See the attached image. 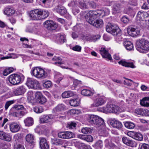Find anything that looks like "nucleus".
<instances>
[{
	"label": "nucleus",
	"instance_id": "obj_1",
	"mask_svg": "<svg viewBox=\"0 0 149 149\" xmlns=\"http://www.w3.org/2000/svg\"><path fill=\"white\" fill-rule=\"evenodd\" d=\"M110 11L108 8L97 11H90L86 13L85 15L86 21L90 24L98 27L102 26L103 21L101 19H96L99 17H103L109 14Z\"/></svg>",
	"mask_w": 149,
	"mask_h": 149
},
{
	"label": "nucleus",
	"instance_id": "obj_2",
	"mask_svg": "<svg viewBox=\"0 0 149 149\" xmlns=\"http://www.w3.org/2000/svg\"><path fill=\"white\" fill-rule=\"evenodd\" d=\"M136 49L140 52L143 53L149 51V41L144 39H141L137 41Z\"/></svg>",
	"mask_w": 149,
	"mask_h": 149
},
{
	"label": "nucleus",
	"instance_id": "obj_3",
	"mask_svg": "<svg viewBox=\"0 0 149 149\" xmlns=\"http://www.w3.org/2000/svg\"><path fill=\"white\" fill-rule=\"evenodd\" d=\"M101 111L107 113H117L124 111L120 107L113 104H108L106 107L100 108Z\"/></svg>",
	"mask_w": 149,
	"mask_h": 149
},
{
	"label": "nucleus",
	"instance_id": "obj_4",
	"mask_svg": "<svg viewBox=\"0 0 149 149\" xmlns=\"http://www.w3.org/2000/svg\"><path fill=\"white\" fill-rule=\"evenodd\" d=\"M88 121L91 124L97 127L104 126V120L101 118L95 115H89L87 119Z\"/></svg>",
	"mask_w": 149,
	"mask_h": 149
},
{
	"label": "nucleus",
	"instance_id": "obj_5",
	"mask_svg": "<svg viewBox=\"0 0 149 149\" xmlns=\"http://www.w3.org/2000/svg\"><path fill=\"white\" fill-rule=\"evenodd\" d=\"M24 78V77L21 74H13L8 77L10 82L13 85H17L22 82Z\"/></svg>",
	"mask_w": 149,
	"mask_h": 149
},
{
	"label": "nucleus",
	"instance_id": "obj_6",
	"mask_svg": "<svg viewBox=\"0 0 149 149\" xmlns=\"http://www.w3.org/2000/svg\"><path fill=\"white\" fill-rule=\"evenodd\" d=\"M31 73L32 75L38 78H45L47 75V72L40 67L32 68Z\"/></svg>",
	"mask_w": 149,
	"mask_h": 149
},
{
	"label": "nucleus",
	"instance_id": "obj_7",
	"mask_svg": "<svg viewBox=\"0 0 149 149\" xmlns=\"http://www.w3.org/2000/svg\"><path fill=\"white\" fill-rule=\"evenodd\" d=\"M106 102V99L103 95L97 94L95 96V98L93 100V103L91 105V108L98 107L104 105Z\"/></svg>",
	"mask_w": 149,
	"mask_h": 149
},
{
	"label": "nucleus",
	"instance_id": "obj_8",
	"mask_svg": "<svg viewBox=\"0 0 149 149\" xmlns=\"http://www.w3.org/2000/svg\"><path fill=\"white\" fill-rule=\"evenodd\" d=\"M107 31L113 36L116 35L120 31L119 27L116 24L108 23L106 26Z\"/></svg>",
	"mask_w": 149,
	"mask_h": 149
},
{
	"label": "nucleus",
	"instance_id": "obj_9",
	"mask_svg": "<svg viewBox=\"0 0 149 149\" xmlns=\"http://www.w3.org/2000/svg\"><path fill=\"white\" fill-rule=\"evenodd\" d=\"M26 84L29 87L34 89H38L40 88V84L38 81L33 79H28Z\"/></svg>",
	"mask_w": 149,
	"mask_h": 149
},
{
	"label": "nucleus",
	"instance_id": "obj_10",
	"mask_svg": "<svg viewBox=\"0 0 149 149\" xmlns=\"http://www.w3.org/2000/svg\"><path fill=\"white\" fill-rule=\"evenodd\" d=\"M43 24L44 27L49 30H54L57 27L56 24L52 20H47Z\"/></svg>",
	"mask_w": 149,
	"mask_h": 149
},
{
	"label": "nucleus",
	"instance_id": "obj_11",
	"mask_svg": "<svg viewBox=\"0 0 149 149\" xmlns=\"http://www.w3.org/2000/svg\"><path fill=\"white\" fill-rule=\"evenodd\" d=\"M58 137L63 139H69L73 137L74 134L70 132H60L58 133Z\"/></svg>",
	"mask_w": 149,
	"mask_h": 149
},
{
	"label": "nucleus",
	"instance_id": "obj_12",
	"mask_svg": "<svg viewBox=\"0 0 149 149\" xmlns=\"http://www.w3.org/2000/svg\"><path fill=\"white\" fill-rule=\"evenodd\" d=\"M54 118V116L51 114L42 115L40 117V122L41 123H47L51 121Z\"/></svg>",
	"mask_w": 149,
	"mask_h": 149
},
{
	"label": "nucleus",
	"instance_id": "obj_13",
	"mask_svg": "<svg viewBox=\"0 0 149 149\" xmlns=\"http://www.w3.org/2000/svg\"><path fill=\"white\" fill-rule=\"evenodd\" d=\"M127 30L128 34L132 37L137 36L140 34L139 30L131 26L128 27Z\"/></svg>",
	"mask_w": 149,
	"mask_h": 149
},
{
	"label": "nucleus",
	"instance_id": "obj_14",
	"mask_svg": "<svg viewBox=\"0 0 149 149\" xmlns=\"http://www.w3.org/2000/svg\"><path fill=\"white\" fill-rule=\"evenodd\" d=\"M38 9L31 11L29 13V16L32 20H40Z\"/></svg>",
	"mask_w": 149,
	"mask_h": 149
},
{
	"label": "nucleus",
	"instance_id": "obj_15",
	"mask_svg": "<svg viewBox=\"0 0 149 149\" xmlns=\"http://www.w3.org/2000/svg\"><path fill=\"white\" fill-rule=\"evenodd\" d=\"M10 112L12 116L19 118H22L27 113L26 110L21 111H13L12 112L10 111Z\"/></svg>",
	"mask_w": 149,
	"mask_h": 149
},
{
	"label": "nucleus",
	"instance_id": "obj_16",
	"mask_svg": "<svg viewBox=\"0 0 149 149\" xmlns=\"http://www.w3.org/2000/svg\"><path fill=\"white\" fill-rule=\"evenodd\" d=\"M100 52L103 58H107L109 60L112 59L111 55L105 47H102L100 50Z\"/></svg>",
	"mask_w": 149,
	"mask_h": 149
},
{
	"label": "nucleus",
	"instance_id": "obj_17",
	"mask_svg": "<svg viewBox=\"0 0 149 149\" xmlns=\"http://www.w3.org/2000/svg\"><path fill=\"white\" fill-rule=\"evenodd\" d=\"M118 63L119 64L125 67L131 68H136V66L133 62H128L125 60H121L118 62Z\"/></svg>",
	"mask_w": 149,
	"mask_h": 149
},
{
	"label": "nucleus",
	"instance_id": "obj_18",
	"mask_svg": "<svg viewBox=\"0 0 149 149\" xmlns=\"http://www.w3.org/2000/svg\"><path fill=\"white\" fill-rule=\"evenodd\" d=\"M135 113L138 115L145 116H149V111L148 109H145L141 108L136 109L134 111Z\"/></svg>",
	"mask_w": 149,
	"mask_h": 149
},
{
	"label": "nucleus",
	"instance_id": "obj_19",
	"mask_svg": "<svg viewBox=\"0 0 149 149\" xmlns=\"http://www.w3.org/2000/svg\"><path fill=\"white\" fill-rule=\"evenodd\" d=\"M77 136L78 138L89 142H91L93 140V137L91 135L80 134L78 135Z\"/></svg>",
	"mask_w": 149,
	"mask_h": 149
},
{
	"label": "nucleus",
	"instance_id": "obj_20",
	"mask_svg": "<svg viewBox=\"0 0 149 149\" xmlns=\"http://www.w3.org/2000/svg\"><path fill=\"white\" fill-rule=\"evenodd\" d=\"M38 10L40 19H45L49 16V13L47 10L41 9Z\"/></svg>",
	"mask_w": 149,
	"mask_h": 149
},
{
	"label": "nucleus",
	"instance_id": "obj_21",
	"mask_svg": "<svg viewBox=\"0 0 149 149\" xmlns=\"http://www.w3.org/2000/svg\"><path fill=\"white\" fill-rule=\"evenodd\" d=\"M26 90L24 86H19L13 91V93L15 95H22L25 93Z\"/></svg>",
	"mask_w": 149,
	"mask_h": 149
},
{
	"label": "nucleus",
	"instance_id": "obj_22",
	"mask_svg": "<svg viewBox=\"0 0 149 149\" xmlns=\"http://www.w3.org/2000/svg\"><path fill=\"white\" fill-rule=\"evenodd\" d=\"M10 131L12 132L15 133L18 132L20 129L19 125L15 123H11L10 126Z\"/></svg>",
	"mask_w": 149,
	"mask_h": 149
},
{
	"label": "nucleus",
	"instance_id": "obj_23",
	"mask_svg": "<svg viewBox=\"0 0 149 149\" xmlns=\"http://www.w3.org/2000/svg\"><path fill=\"white\" fill-rule=\"evenodd\" d=\"M38 27L36 24H31L29 25L26 30V32H33L37 31Z\"/></svg>",
	"mask_w": 149,
	"mask_h": 149
},
{
	"label": "nucleus",
	"instance_id": "obj_24",
	"mask_svg": "<svg viewBox=\"0 0 149 149\" xmlns=\"http://www.w3.org/2000/svg\"><path fill=\"white\" fill-rule=\"evenodd\" d=\"M15 11L13 8L10 6L5 8L4 9V14L8 16H11L15 13Z\"/></svg>",
	"mask_w": 149,
	"mask_h": 149
},
{
	"label": "nucleus",
	"instance_id": "obj_25",
	"mask_svg": "<svg viewBox=\"0 0 149 149\" xmlns=\"http://www.w3.org/2000/svg\"><path fill=\"white\" fill-rule=\"evenodd\" d=\"M110 123L113 127L118 129L121 128L123 126L120 122L115 119L111 120Z\"/></svg>",
	"mask_w": 149,
	"mask_h": 149
},
{
	"label": "nucleus",
	"instance_id": "obj_26",
	"mask_svg": "<svg viewBox=\"0 0 149 149\" xmlns=\"http://www.w3.org/2000/svg\"><path fill=\"white\" fill-rule=\"evenodd\" d=\"M147 22H149V15L147 12H143V17L141 20V26H145Z\"/></svg>",
	"mask_w": 149,
	"mask_h": 149
},
{
	"label": "nucleus",
	"instance_id": "obj_27",
	"mask_svg": "<svg viewBox=\"0 0 149 149\" xmlns=\"http://www.w3.org/2000/svg\"><path fill=\"white\" fill-rule=\"evenodd\" d=\"M55 10L61 15H64L67 12L66 9L63 6H58L56 7Z\"/></svg>",
	"mask_w": 149,
	"mask_h": 149
},
{
	"label": "nucleus",
	"instance_id": "obj_28",
	"mask_svg": "<svg viewBox=\"0 0 149 149\" xmlns=\"http://www.w3.org/2000/svg\"><path fill=\"white\" fill-rule=\"evenodd\" d=\"M0 139L9 141L11 140V136L3 131H0Z\"/></svg>",
	"mask_w": 149,
	"mask_h": 149
},
{
	"label": "nucleus",
	"instance_id": "obj_29",
	"mask_svg": "<svg viewBox=\"0 0 149 149\" xmlns=\"http://www.w3.org/2000/svg\"><path fill=\"white\" fill-rule=\"evenodd\" d=\"M123 45L127 50L130 51L133 49V44L130 41H126L123 43Z\"/></svg>",
	"mask_w": 149,
	"mask_h": 149
},
{
	"label": "nucleus",
	"instance_id": "obj_30",
	"mask_svg": "<svg viewBox=\"0 0 149 149\" xmlns=\"http://www.w3.org/2000/svg\"><path fill=\"white\" fill-rule=\"evenodd\" d=\"M121 8V6L120 4L116 3L114 4L112 6V10L113 13H116L119 12Z\"/></svg>",
	"mask_w": 149,
	"mask_h": 149
},
{
	"label": "nucleus",
	"instance_id": "obj_31",
	"mask_svg": "<svg viewBox=\"0 0 149 149\" xmlns=\"http://www.w3.org/2000/svg\"><path fill=\"white\" fill-rule=\"evenodd\" d=\"M26 141L28 143H32L34 142L35 137L32 134H29L26 136Z\"/></svg>",
	"mask_w": 149,
	"mask_h": 149
},
{
	"label": "nucleus",
	"instance_id": "obj_32",
	"mask_svg": "<svg viewBox=\"0 0 149 149\" xmlns=\"http://www.w3.org/2000/svg\"><path fill=\"white\" fill-rule=\"evenodd\" d=\"M140 104L142 106L149 107V97H146L141 100Z\"/></svg>",
	"mask_w": 149,
	"mask_h": 149
},
{
	"label": "nucleus",
	"instance_id": "obj_33",
	"mask_svg": "<svg viewBox=\"0 0 149 149\" xmlns=\"http://www.w3.org/2000/svg\"><path fill=\"white\" fill-rule=\"evenodd\" d=\"M57 40L58 43L62 44L63 43L65 40V37L64 35L59 34L57 36Z\"/></svg>",
	"mask_w": 149,
	"mask_h": 149
},
{
	"label": "nucleus",
	"instance_id": "obj_34",
	"mask_svg": "<svg viewBox=\"0 0 149 149\" xmlns=\"http://www.w3.org/2000/svg\"><path fill=\"white\" fill-rule=\"evenodd\" d=\"M24 122L26 126H30L33 124V121L31 117H28L24 120Z\"/></svg>",
	"mask_w": 149,
	"mask_h": 149
},
{
	"label": "nucleus",
	"instance_id": "obj_35",
	"mask_svg": "<svg viewBox=\"0 0 149 149\" xmlns=\"http://www.w3.org/2000/svg\"><path fill=\"white\" fill-rule=\"evenodd\" d=\"M143 12L139 11L136 15L137 22L141 26V20L143 19Z\"/></svg>",
	"mask_w": 149,
	"mask_h": 149
},
{
	"label": "nucleus",
	"instance_id": "obj_36",
	"mask_svg": "<svg viewBox=\"0 0 149 149\" xmlns=\"http://www.w3.org/2000/svg\"><path fill=\"white\" fill-rule=\"evenodd\" d=\"M81 94L83 95L87 96H91L93 95V93L90 90L85 89L81 91Z\"/></svg>",
	"mask_w": 149,
	"mask_h": 149
},
{
	"label": "nucleus",
	"instance_id": "obj_37",
	"mask_svg": "<svg viewBox=\"0 0 149 149\" xmlns=\"http://www.w3.org/2000/svg\"><path fill=\"white\" fill-rule=\"evenodd\" d=\"M74 93L71 91H65L62 93V96L63 98L69 97L73 96Z\"/></svg>",
	"mask_w": 149,
	"mask_h": 149
},
{
	"label": "nucleus",
	"instance_id": "obj_38",
	"mask_svg": "<svg viewBox=\"0 0 149 149\" xmlns=\"http://www.w3.org/2000/svg\"><path fill=\"white\" fill-rule=\"evenodd\" d=\"M52 142L53 144L56 146L62 145L64 143L63 140L59 139H55L52 140Z\"/></svg>",
	"mask_w": 149,
	"mask_h": 149
},
{
	"label": "nucleus",
	"instance_id": "obj_39",
	"mask_svg": "<svg viewBox=\"0 0 149 149\" xmlns=\"http://www.w3.org/2000/svg\"><path fill=\"white\" fill-rule=\"evenodd\" d=\"M27 100L29 102H31L34 99L33 93L32 91H29L27 93Z\"/></svg>",
	"mask_w": 149,
	"mask_h": 149
},
{
	"label": "nucleus",
	"instance_id": "obj_40",
	"mask_svg": "<svg viewBox=\"0 0 149 149\" xmlns=\"http://www.w3.org/2000/svg\"><path fill=\"white\" fill-rule=\"evenodd\" d=\"M80 103V101L78 99H72L69 101L70 105L72 106L76 107L78 106Z\"/></svg>",
	"mask_w": 149,
	"mask_h": 149
},
{
	"label": "nucleus",
	"instance_id": "obj_41",
	"mask_svg": "<svg viewBox=\"0 0 149 149\" xmlns=\"http://www.w3.org/2000/svg\"><path fill=\"white\" fill-rule=\"evenodd\" d=\"M24 109V107L23 105L19 104L16 105L13 107L10 111L11 112H12L13 111H19V110H22Z\"/></svg>",
	"mask_w": 149,
	"mask_h": 149
},
{
	"label": "nucleus",
	"instance_id": "obj_42",
	"mask_svg": "<svg viewBox=\"0 0 149 149\" xmlns=\"http://www.w3.org/2000/svg\"><path fill=\"white\" fill-rule=\"evenodd\" d=\"M134 139L138 141H141L143 139V135L140 133L136 132Z\"/></svg>",
	"mask_w": 149,
	"mask_h": 149
},
{
	"label": "nucleus",
	"instance_id": "obj_43",
	"mask_svg": "<svg viewBox=\"0 0 149 149\" xmlns=\"http://www.w3.org/2000/svg\"><path fill=\"white\" fill-rule=\"evenodd\" d=\"M14 141L16 143L20 142L21 141V137L20 134H17L14 135L13 137Z\"/></svg>",
	"mask_w": 149,
	"mask_h": 149
},
{
	"label": "nucleus",
	"instance_id": "obj_44",
	"mask_svg": "<svg viewBox=\"0 0 149 149\" xmlns=\"http://www.w3.org/2000/svg\"><path fill=\"white\" fill-rule=\"evenodd\" d=\"M125 127L129 129H133L135 127L134 124L131 122H127L125 123Z\"/></svg>",
	"mask_w": 149,
	"mask_h": 149
},
{
	"label": "nucleus",
	"instance_id": "obj_45",
	"mask_svg": "<svg viewBox=\"0 0 149 149\" xmlns=\"http://www.w3.org/2000/svg\"><path fill=\"white\" fill-rule=\"evenodd\" d=\"M65 108L64 105L62 104H61L58 105L56 107L54 110L56 112L60 111H62Z\"/></svg>",
	"mask_w": 149,
	"mask_h": 149
},
{
	"label": "nucleus",
	"instance_id": "obj_46",
	"mask_svg": "<svg viewBox=\"0 0 149 149\" xmlns=\"http://www.w3.org/2000/svg\"><path fill=\"white\" fill-rule=\"evenodd\" d=\"M95 147L97 149H101L103 147L102 142L101 140L97 141L94 145Z\"/></svg>",
	"mask_w": 149,
	"mask_h": 149
},
{
	"label": "nucleus",
	"instance_id": "obj_47",
	"mask_svg": "<svg viewBox=\"0 0 149 149\" xmlns=\"http://www.w3.org/2000/svg\"><path fill=\"white\" fill-rule=\"evenodd\" d=\"M33 109L34 112L37 113H41L43 111V109L41 106L35 107Z\"/></svg>",
	"mask_w": 149,
	"mask_h": 149
},
{
	"label": "nucleus",
	"instance_id": "obj_48",
	"mask_svg": "<svg viewBox=\"0 0 149 149\" xmlns=\"http://www.w3.org/2000/svg\"><path fill=\"white\" fill-rule=\"evenodd\" d=\"M92 129L89 127H83L81 130L82 133L84 134H90L92 132Z\"/></svg>",
	"mask_w": 149,
	"mask_h": 149
},
{
	"label": "nucleus",
	"instance_id": "obj_49",
	"mask_svg": "<svg viewBox=\"0 0 149 149\" xmlns=\"http://www.w3.org/2000/svg\"><path fill=\"white\" fill-rule=\"evenodd\" d=\"M76 125V123L72 122H69L67 124L66 127L69 129H74L75 128Z\"/></svg>",
	"mask_w": 149,
	"mask_h": 149
},
{
	"label": "nucleus",
	"instance_id": "obj_50",
	"mask_svg": "<svg viewBox=\"0 0 149 149\" xmlns=\"http://www.w3.org/2000/svg\"><path fill=\"white\" fill-rule=\"evenodd\" d=\"M127 145L132 147H135L137 146V143L135 141L130 139Z\"/></svg>",
	"mask_w": 149,
	"mask_h": 149
},
{
	"label": "nucleus",
	"instance_id": "obj_51",
	"mask_svg": "<svg viewBox=\"0 0 149 149\" xmlns=\"http://www.w3.org/2000/svg\"><path fill=\"white\" fill-rule=\"evenodd\" d=\"M82 84V82L77 79H74L73 80V86L74 88H76L77 86H80V85ZM75 89V88H74Z\"/></svg>",
	"mask_w": 149,
	"mask_h": 149
},
{
	"label": "nucleus",
	"instance_id": "obj_52",
	"mask_svg": "<svg viewBox=\"0 0 149 149\" xmlns=\"http://www.w3.org/2000/svg\"><path fill=\"white\" fill-rule=\"evenodd\" d=\"M43 86L45 88H48L51 86L52 83L49 81H45L43 83Z\"/></svg>",
	"mask_w": 149,
	"mask_h": 149
},
{
	"label": "nucleus",
	"instance_id": "obj_53",
	"mask_svg": "<svg viewBox=\"0 0 149 149\" xmlns=\"http://www.w3.org/2000/svg\"><path fill=\"white\" fill-rule=\"evenodd\" d=\"M139 149H149V145L145 143L139 145Z\"/></svg>",
	"mask_w": 149,
	"mask_h": 149
},
{
	"label": "nucleus",
	"instance_id": "obj_54",
	"mask_svg": "<svg viewBox=\"0 0 149 149\" xmlns=\"http://www.w3.org/2000/svg\"><path fill=\"white\" fill-rule=\"evenodd\" d=\"M37 102L40 104H44L46 102V99L44 96L37 100Z\"/></svg>",
	"mask_w": 149,
	"mask_h": 149
},
{
	"label": "nucleus",
	"instance_id": "obj_55",
	"mask_svg": "<svg viewBox=\"0 0 149 149\" xmlns=\"http://www.w3.org/2000/svg\"><path fill=\"white\" fill-rule=\"evenodd\" d=\"M99 132L102 135H101L104 136H106L108 135V132L106 130V129H101L99 130Z\"/></svg>",
	"mask_w": 149,
	"mask_h": 149
},
{
	"label": "nucleus",
	"instance_id": "obj_56",
	"mask_svg": "<svg viewBox=\"0 0 149 149\" xmlns=\"http://www.w3.org/2000/svg\"><path fill=\"white\" fill-rule=\"evenodd\" d=\"M79 6L82 9H85L87 8V5L84 1L79 2Z\"/></svg>",
	"mask_w": 149,
	"mask_h": 149
},
{
	"label": "nucleus",
	"instance_id": "obj_57",
	"mask_svg": "<svg viewBox=\"0 0 149 149\" xmlns=\"http://www.w3.org/2000/svg\"><path fill=\"white\" fill-rule=\"evenodd\" d=\"M100 36L99 35H91L92 41L95 42L100 39Z\"/></svg>",
	"mask_w": 149,
	"mask_h": 149
},
{
	"label": "nucleus",
	"instance_id": "obj_58",
	"mask_svg": "<svg viewBox=\"0 0 149 149\" xmlns=\"http://www.w3.org/2000/svg\"><path fill=\"white\" fill-rule=\"evenodd\" d=\"M63 76L61 75V74H59V75H56V78L58 79V80H56V83L57 84L59 83L60 81L63 79Z\"/></svg>",
	"mask_w": 149,
	"mask_h": 149
},
{
	"label": "nucleus",
	"instance_id": "obj_59",
	"mask_svg": "<svg viewBox=\"0 0 149 149\" xmlns=\"http://www.w3.org/2000/svg\"><path fill=\"white\" fill-rule=\"evenodd\" d=\"M136 132L134 131H129L127 132V135L134 139Z\"/></svg>",
	"mask_w": 149,
	"mask_h": 149
},
{
	"label": "nucleus",
	"instance_id": "obj_60",
	"mask_svg": "<svg viewBox=\"0 0 149 149\" xmlns=\"http://www.w3.org/2000/svg\"><path fill=\"white\" fill-rule=\"evenodd\" d=\"M13 103V102L12 101H9L7 102L5 104V110H7L9 107Z\"/></svg>",
	"mask_w": 149,
	"mask_h": 149
},
{
	"label": "nucleus",
	"instance_id": "obj_61",
	"mask_svg": "<svg viewBox=\"0 0 149 149\" xmlns=\"http://www.w3.org/2000/svg\"><path fill=\"white\" fill-rule=\"evenodd\" d=\"M121 21L125 24L127 23L129 21V18L125 16L123 17L121 19Z\"/></svg>",
	"mask_w": 149,
	"mask_h": 149
},
{
	"label": "nucleus",
	"instance_id": "obj_62",
	"mask_svg": "<svg viewBox=\"0 0 149 149\" xmlns=\"http://www.w3.org/2000/svg\"><path fill=\"white\" fill-rule=\"evenodd\" d=\"M35 96L37 98V100L44 96L42 93L40 91L37 92L36 93Z\"/></svg>",
	"mask_w": 149,
	"mask_h": 149
},
{
	"label": "nucleus",
	"instance_id": "obj_63",
	"mask_svg": "<svg viewBox=\"0 0 149 149\" xmlns=\"http://www.w3.org/2000/svg\"><path fill=\"white\" fill-rule=\"evenodd\" d=\"M14 149H25V148L21 144H16L15 145Z\"/></svg>",
	"mask_w": 149,
	"mask_h": 149
},
{
	"label": "nucleus",
	"instance_id": "obj_64",
	"mask_svg": "<svg viewBox=\"0 0 149 149\" xmlns=\"http://www.w3.org/2000/svg\"><path fill=\"white\" fill-rule=\"evenodd\" d=\"M104 142L105 146L107 147L110 148L112 146V144L108 139L105 140Z\"/></svg>",
	"mask_w": 149,
	"mask_h": 149
}]
</instances>
